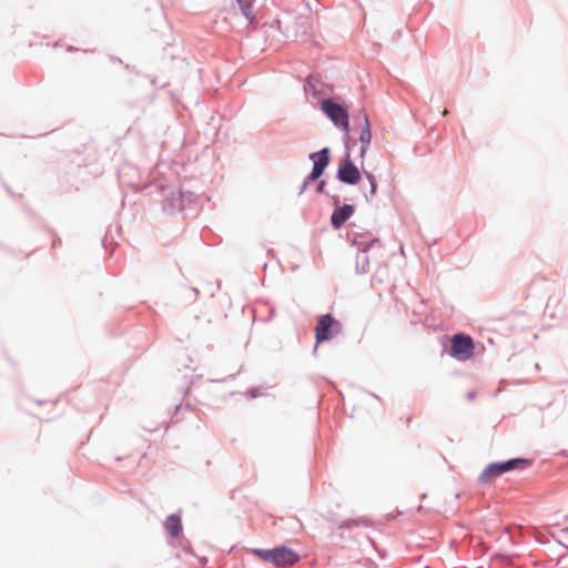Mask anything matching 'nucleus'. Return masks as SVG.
<instances>
[{
  "label": "nucleus",
  "instance_id": "f3484780",
  "mask_svg": "<svg viewBox=\"0 0 568 568\" xmlns=\"http://www.w3.org/2000/svg\"><path fill=\"white\" fill-rule=\"evenodd\" d=\"M324 186H325V183H324V181H322V182L318 184V186H317V191H318V192H323V191H324Z\"/></svg>",
  "mask_w": 568,
  "mask_h": 568
},
{
  "label": "nucleus",
  "instance_id": "f03ea898",
  "mask_svg": "<svg viewBox=\"0 0 568 568\" xmlns=\"http://www.w3.org/2000/svg\"><path fill=\"white\" fill-rule=\"evenodd\" d=\"M475 344L470 336L456 334L452 338L450 354L458 361H467L474 355Z\"/></svg>",
  "mask_w": 568,
  "mask_h": 568
},
{
  "label": "nucleus",
  "instance_id": "1a4fd4ad",
  "mask_svg": "<svg viewBox=\"0 0 568 568\" xmlns=\"http://www.w3.org/2000/svg\"><path fill=\"white\" fill-rule=\"evenodd\" d=\"M362 114H363V120H364V126L361 131L359 141L362 143L361 156H364V154L371 143L372 133H371V125H369V120H368L367 114L365 112H362Z\"/></svg>",
  "mask_w": 568,
  "mask_h": 568
},
{
  "label": "nucleus",
  "instance_id": "a211bd4d",
  "mask_svg": "<svg viewBox=\"0 0 568 568\" xmlns=\"http://www.w3.org/2000/svg\"><path fill=\"white\" fill-rule=\"evenodd\" d=\"M377 243H378V241L374 240V241L371 242V245H374V244H377Z\"/></svg>",
  "mask_w": 568,
  "mask_h": 568
},
{
  "label": "nucleus",
  "instance_id": "9d476101",
  "mask_svg": "<svg viewBox=\"0 0 568 568\" xmlns=\"http://www.w3.org/2000/svg\"><path fill=\"white\" fill-rule=\"evenodd\" d=\"M310 158L313 161V163L321 165L323 169H325L329 163V150L327 148H324L318 152L312 153Z\"/></svg>",
  "mask_w": 568,
  "mask_h": 568
},
{
  "label": "nucleus",
  "instance_id": "f8f14e48",
  "mask_svg": "<svg viewBox=\"0 0 568 568\" xmlns=\"http://www.w3.org/2000/svg\"><path fill=\"white\" fill-rule=\"evenodd\" d=\"M239 7L243 13V16L250 21V23L254 22V16L252 12V2L248 0H237Z\"/></svg>",
  "mask_w": 568,
  "mask_h": 568
},
{
  "label": "nucleus",
  "instance_id": "f257e3e1",
  "mask_svg": "<svg viewBox=\"0 0 568 568\" xmlns=\"http://www.w3.org/2000/svg\"><path fill=\"white\" fill-rule=\"evenodd\" d=\"M529 465L530 462L525 458H515L501 463H491L483 470L478 479L481 484H490L495 478L507 471L514 469H523Z\"/></svg>",
  "mask_w": 568,
  "mask_h": 568
},
{
  "label": "nucleus",
  "instance_id": "6ab92c4d",
  "mask_svg": "<svg viewBox=\"0 0 568 568\" xmlns=\"http://www.w3.org/2000/svg\"><path fill=\"white\" fill-rule=\"evenodd\" d=\"M446 114H448V110H447V109H445V110L443 111V115H446Z\"/></svg>",
  "mask_w": 568,
  "mask_h": 568
},
{
  "label": "nucleus",
  "instance_id": "0eeeda50",
  "mask_svg": "<svg viewBox=\"0 0 568 568\" xmlns=\"http://www.w3.org/2000/svg\"><path fill=\"white\" fill-rule=\"evenodd\" d=\"M354 213V207L349 204H345L336 209L331 217L332 225L335 229H339Z\"/></svg>",
  "mask_w": 568,
  "mask_h": 568
},
{
  "label": "nucleus",
  "instance_id": "20e7f679",
  "mask_svg": "<svg viewBox=\"0 0 568 568\" xmlns=\"http://www.w3.org/2000/svg\"><path fill=\"white\" fill-rule=\"evenodd\" d=\"M322 110L336 126L342 128L345 132L348 131V113L341 104L325 100L322 102Z\"/></svg>",
  "mask_w": 568,
  "mask_h": 568
},
{
  "label": "nucleus",
  "instance_id": "dca6fc26",
  "mask_svg": "<svg viewBox=\"0 0 568 568\" xmlns=\"http://www.w3.org/2000/svg\"><path fill=\"white\" fill-rule=\"evenodd\" d=\"M365 174L371 184V196H374L376 193V189H377L375 176L369 172H366Z\"/></svg>",
  "mask_w": 568,
  "mask_h": 568
},
{
  "label": "nucleus",
  "instance_id": "423d86ee",
  "mask_svg": "<svg viewBox=\"0 0 568 568\" xmlns=\"http://www.w3.org/2000/svg\"><path fill=\"white\" fill-rule=\"evenodd\" d=\"M300 559L298 555L290 548L278 547L273 549L272 564L276 567L285 568L294 565Z\"/></svg>",
  "mask_w": 568,
  "mask_h": 568
},
{
  "label": "nucleus",
  "instance_id": "4468645a",
  "mask_svg": "<svg viewBox=\"0 0 568 568\" xmlns=\"http://www.w3.org/2000/svg\"><path fill=\"white\" fill-rule=\"evenodd\" d=\"M324 170L325 169H323L321 165L313 163V169L310 174V180H312V181L317 180L323 174Z\"/></svg>",
  "mask_w": 568,
  "mask_h": 568
},
{
  "label": "nucleus",
  "instance_id": "ddd939ff",
  "mask_svg": "<svg viewBox=\"0 0 568 568\" xmlns=\"http://www.w3.org/2000/svg\"><path fill=\"white\" fill-rule=\"evenodd\" d=\"M254 554L261 558L262 560L264 561H267V562H272L273 561V549L271 550H261V549H255L254 550Z\"/></svg>",
  "mask_w": 568,
  "mask_h": 568
},
{
  "label": "nucleus",
  "instance_id": "7ed1b4c3",
  "mask_svg": "<svg viewBox=\"0 0 568 568\" xmlns=\"http://www.w3.org/2000/svg\"><path fill=\"white\" fill-rule=\"evenodd\" d=\"M341 331L339 323L329 314L322 315L315 326L316 343L333 338Z\"/></svg>",
  "mask_w": 568,
  "mask_h": 568
},
{
  "label": "nucleus",
  "instance_id": "6e6552de",
  "mask_svg": "<svg viewBox=\"0 0 568 568\" xmlns=\"http://www.w3.org/2000/svg\"><path fill=\"white\" fill-rule=\"evenodd\" d=\"M164 528L172 538H178L182 532V523L180 516L174 514L170 515L165 519Z\"/></svg>",
  "mask_w": 568,
  "mask_h": 568
},
{
  "label": "nucleus",
  "instance_id": "2eb2a0df",
  "mask_svg": "<svg viewBox=\"0 0 568 568\" xmlns=\"http://www.w3.org/2000/svg\"><path fill=\"white\" fill-rule=\"evenodd\" d=\"M361 524H365V520L349 519V520H345V521L341 523L338 528L339 529L352 528V527H355V526H359Z\"/></svg>",
  "mask_w": 568,
  "mask_h": 568
},
{
  "label": "nucleus",
  "instance_id": "39448f33",
  "mask_svg": "<svg viewBox=\"0 0 568 568\" xmlns=\"http://www.w3.org/2000/svg\"><path fill=\"white\" fill-rule=\"evenodd\" d=\"M337 178L339 181L347 184H356L361 180V172L347 155L341 161L337 170Z\"/></svg>",
  "mask_w": 568,
  "mask_h": 568
},
{
  "label": "nucleus",
  "instance_id": "9b49d317",
  "mask_svg": "<svg viewBox=\"0 0 568 568\" xmlns=\"http://www.w3.org/2000/svg\"><path fill=\"white\" fill-rule=\"evenodd\" d=\"M310 158L313 161V163L321 165L323 169H325L329 163V150L327 148H324L318 152L312 153Z\"/></svg>",
  "mask_w": 568,
  "mask_h": 568
}]
</instances>
